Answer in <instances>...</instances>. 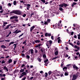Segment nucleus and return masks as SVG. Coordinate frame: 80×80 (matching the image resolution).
I'll list each match as a JSON object with an SVG mask.
<instances>
[{"label":"nucleus","instance_id":"obj_45","mask_svg":"<svg viewBox=\"0 0 80 80\" xmlns=\"http://www.w3.org/2000/svg\"><path fill=\"white\" fill-rule=\"evenodd\" d=\"M69 45H71L72 46V47L74 46V45H73V44L72 43H71V42H69Z\"/></svg>","mask_w":80,"mask_h":80},{"label":"nucleus","instance_id":"obj_61","mask_svg":"<svg viewBox=\"0 0 80 80\" xmlns=\"http://www.w3.org/2000/svg\"><path fill=\"white\" fill-rule=\"evenodd\" d=\"M36 37H40V35L38 34L36 36Z\"/></svg>","mask_w":80,"mask_h":80},{"label":"nucleus","instance_id":"obj_42","mask_svg":"<svg viewBox=\"0 0 80 80\" xmlns=\"http://www.w3.org/2000/svg\"><path fill=\"white\" fill-rule=\"evenodd\" d=\"M48 59H47L45 61H44V63H47V62H48Z\"/></svg>","mask_w":80,"mask_h":80},{"label":"nucleus","instance_id":"obj_39","mask_svg":"<svg viewBox=\"0 0 80 80\" xmlns=\"http://www.w3.org/2000/svg\"><path fill=\"white\" fill-rule=\"evenodd\" d=\"M35 8H39L40 7V6L38 5H36L35 6Z\"/></svg>","mask_w":80,"mask_h":80},{"label":"nucleus","instance_id":"obj_57","mask_svg":"<svg viewBox=\"0 0 80 80\" xmlns=\"http://www.w3.org/2000/svg\"><path fill=\"white\" fill-rule=\"evenodd\" d=\"M14 21H15L16 22H18V20L17 19H15L14 20Z\"/></svg>","mask_w":80,"mask_h":80},{"label":"nucleus","instance_id":"obj_16","mask_svg":"<svg viewBox=\"0 0 80 80\" xmlns=\"http://www.w3.org/2000/svg\"><path fill=\"white\" fill-rule=\"evenodd\" d=\"M34 42H35V43H40V40H35L34 41Z\"/></svg>","mask_w":80,"mask_h":80},{"label":"nucleus","instance_id":"obj_40","mask_svg":"<svg viewBox=\"0 0 80 80\" xmlns=\"http://www.w3.org/2000/svg\"><path fill=\"white\" fill-rule=\"evenodd\" d=\"M54 50L55 52H56V51H58V48H57V47L55 48Z\"/></svg>","mask_w":80,"mask_h":80},{"label":"nucleus","instance_id":"obj_46","mask_svg":"<svg viewBox=\"0 0 80 80\" xmlns=\"http://www.w3.org/2000/svg\"><path fill=\"white\" fill-rule=\"evenodd\" d=\"M23 33H22V34H21L18 37L19 38H20V37H22V36H23Z\"/></svg>","mask_w":80,"mask_h":80},{"label":"nucleus","instance_id":"obj_51","mask_svg":"<svg viewBox=\"0 0 80 80\" xmlns=\"http://www.w3.org/2000/svg\"><path fill=\"white\" fill-rule=\"evenodd\" d=\"M14 18L15 19H17L18 18V16H14Z\"/></svg>","mask_w":80,"mask_h":80},{"label":"nucleus","instance_id":"obj_52","mask_svg":"<svg viewBox=\"0 0 80 80\" xmlns=\"http://www.w3.org/2000/svg\"><path fill=\"white\" fill-rule=\"evenodd\" d=\"M41 23L42 25H43V26L44 25V22H43V21H41Z\"/></svg>","mask_w":80,"mask_h":80},{"label":"nucleus","instance_id":"obj_28","mask_svg":"<svg viewBox=\"0 0 80 80\" xmlns=\"http://www.w3.org/2000/svg\"><path fill=\"white\" fill-rule=\"evenodd\" d=\"M58 43H60L62 42V40H61L60 39H58Z\"/></svg>","mask_w":80,"mask_h":80},{"label":"nucleus","instance_id":"obj_54","mask_svg":"<svg viewBox=\"0 0 80 80\" xmlns=\"http://www.w3.org/2000/svg\"><path fill=\"white\" fill-rule=\"evenodd\" d=\"M59 10H60V11H63V8H59Z\"/></svg>","mask_w":80,"mask_h":80},{"label":"nucleus","instance_id":"obj_24","mask_svg":"<svg viewBox=\"0 0 80 80\" xmlns=\"http://www.w3.org/2000/svg\"><path fill=\"white\" fill-rule=\"evenodd\" d=\"M68 68L66 67H64L63 68V71H65V70H67V69Z\"/></svg>","mask_w":80,"mask_h":80},{"label":"nucleus","instance_id":"obj_50","mask_svg":"<svg viewBox=\"0 0 80 80\" xmlns=\"http://www.w3.org/2000/svg\"><path fill=\"white\" fill-rule=\"evenodd\" d=\"M51 21V20H50V19H48L47 20V22H48V23H50V22Z\"/></svg>","mask_w":80,"mask_h":80},{"label":"nucleus","instance_id":"obj_13","mask_svg":"<svg viewBox=\"0 0 80 80\" xmlns=\"http://www.w3.org/2000/svg\"><path fill=\"white\" fill-rule=\"evenodd\" d=\"M42 76L44 77H47V76H48V73L47 72H45V74L42 75Z\"/></svg>","mask_w":80,"mask_h":80},{"label":"nucleus","instance_id":"obj_19","mask_svg":"<svg viewBox=\"0 0 80 80\" xmlns=\"http://www.w3.org/2000/svg\"><path fill=\"white\" fill-rule=\"evenodd\" d=\"M6 76V74H2V73H0V77H5Z\"/></svg>","mask_w":80,"mask_h":80},{"label":"nucleus","instance_id":"obj_8","mask_svg":"<svg viewBox=\"0 0 80 80\" xmlns=\"http://www.w3.org/2000/svg\"><path fill=\"white\" fill-rule=\"evenodd\" d=\"M18 29H17L15 31H14L13 32V33H15L16 35H17V33H20V30H18Z\"/></svg>","mask_w":80,"mask_h":80},{"label":"nucleus","instance_id":"obj_34","mask_svg":"<svg viewBox=\"0 0 80 80\" xmlns=\"http://www.w3.org/2000/svg\"><path fill=\"white\" fill-rule=\"evenodd\" d=\"M17 2H16V1H14L13 2V5H17Z\"/></svg>","mask_w":80,"mask_h":80},{"label":"nucleus","instance_id":"obj_4","mask_svg":"<svg viewBox=\"0 0 80 80\" xmlns=\"http://www.w3.org/2000/svg\"><path fill=\"white\" fill-rule=\"evenodd\" d=\"M52 14L51 13L46 14L45 15V18H48L49 17H52Z\"/></svg>","mask_w":80,"mask_h":80},{"label":"nucleus","instance_id":"obj_63","mask_svg":"<svg viewBox=\"0 0 80 80\" xmlns=\"http://www.w3.org/2000/svg\"><path fill=\"white\" fill-rule=\"evenodd\" d=\"M74 37L75 38H77V37L76 35H74Z\"/></svg>","mask_w":80,"mask_h":80},{"label":"nucleus","instance_id":"obj_21","mask_svg":"<svg viewBox=\"0 0 80 80\" xmlns=\"http://www.w3.org/2000/svg\"><path fill=\"white\" fill-rule=\"evenodd\" d=\"M41 51L42 52H43L45 51V49L43 48H42L41 49Z\"/></svg>","mask_w":80,"mask_h":80},{"label":"nucleus","instance_id":"obj_7","mask_svg":"<svg viewBox=\"0 0 80 80\" xmlns=\"http://www.w3.org/2000/svg\"><path fill=\"white\" fill-rule=\"evenodd\" d=\"M73 68L74 69H75V68L76 69V70L77 71H78V68L77 66L76 65H72Z\"/></svg>","mask_w":80,"mask_h":80},{"label":"nucleus","instance_id":"obj_23","mask_svg":"<svg viewBox=\"0 0 80 80\" xmlns=\"http://www.w3.org/2000/svg\"><path fill=\"white\" fill-rule=\"evenodd\" d=\"M31 54H33L34 53V50H33V49H31Z\"/></svg>","mask_w":80,"mask_h":80},{"label":"nucleus","instance_id":"obj_11","mask_svg":"<svg viewBox=\"0 0 80 80\" xmlns=\"http://www.w3.org/2000/svg\"><path fill=\"white\" fill-rule=\"evenodd\" d=\"M11 25H12V24H9V25H8L6 27V28H4V30H7V29H8V28H9V27H10V26H11Z\"/></svg>","mask_w":80,"mask_h":80},{"label":"nucleus","instance_id":"obj_56","mask_svg":"<svg viewBox=\"0 0 80 80\" xmlns=\"http://www.w3.org/2000/svg\"><path fill=\"white\" fill-rule=\"evenodd\" d=\"M13 18H14V16H12L10 18V20H12V19H13Z\"/></svg>","mask_w":80,"mask_h":80},{"label":"nucleus","instance_id":"obj_62","mask_svg":"<svg viewBox=\"0 0 80 80\" xmlns=\"http://www.w3.org/2000/svg\"><path fill=\"white\" fill-rule=\"evenodd\" d=\"M65 76H67V75H68V73L67 72H65Z\"/></svg>","mask_w":80,"mask_h":80},{"label":"nucleus","instance_id":"obj_20","mask_svg":"<svg viewBox=\"0 0 80 80\" xmlns=\"http://www.w3.org/2000/svg\"><path fill=\"white\" fill-rule=\"evenodd\" d=\"M63 6H64V7H68V5L65 3H63Z\"/></svg>","mask_w":80,"mask_h":80},{"label":"nucleus","instance_id":"obj_32","mask_svg":"<svg viewBox=\"0 0 80 80\" xmlns=\"http://www.w3.org/2000/svg\"><path fill=\"white\" fill-rule=\"evenodd\" d=\"M39 2H41L42 3V2L44 3H45V0H41L39 1Z\"/></svg>","mask_w":80,"mask_h":80},{"label":"nucleus","instance_id":"obj_25","mask_svg":"<svg viewBox=\"0 0 80 80\" xmlns=\"http://www.w3.org/2000/svg\"><path fill=\"white\" fill-rule=\"evenodd\" d=\"M76 4H77V3L73 2L72 4V7H74V5H76Z\"/></svg>","mask_w":80,"mask_h":80},{"label":"nucleus","instance_id":"obj_53","mask_svg":"<svg viewBox=\"0 0 80 80\" xmlns=\"http://www.w3.org/2000/svg\"><path fill=\"white\" fill-rule=\"evenodd\" d=\"M58 57L56 56L55 57L53 58H52V60H55Z\"/></svg>","mask_w":80,"mask_h":80},{"label":"nucleus","instance_id":"obj_10","mask_svg":"<svg viewBox=\"0 0 80 80\" xmlns=\"http://www.w3.org/2000/svg\"><path fill=\"white\" fill-rule=\"evenodd\" d=\"M35 26H33L32 27H31L30 28V32H32L33 31V30L35 28Z\"/></svg>","mask_w":80,"mask_h":80},{"label":"nucleus","instance_id":"obj_31","mask_svg":"<svg viewBox=\"0 0 80 80\" xmlns=\"http://www.w3.org/2000/svg\"><path fill=\"white\" fill-rule=\"evenodd\" d=\"M14 43V42H11L9 43L8 46H10L12 44H13Z\"/></svg>","mask_w":80,"mask_h":80},{"label":"nucleus","instance_id":"obj_14","mask_svg":"<svg viewBox=\"0 0 80 80\" xmlns=\"http://www.w3.org/2000/svg\"><path fill=\"white\" fill-rule=\"evenodd\" d=\"M54 54L56 56L57 55H58V51H56L54 52Z\"/></svg>","mask_w":80,"mask_h":80},{"label":"nucleus","instance_id":"obj_35","mask_svg":"<svg viewBox=\"0 0 80 80\" xmlns=\"http://www.w3.org/2000/svg\"><path fill=\"white\" fill-rule=\"evenodd\" d=\"M48 42L49 44H50V45L52 44V43L53 42H52V40H49Z\"/></svg>","mask_w":80,"mask_h":80},{"label":"nucleus","instance_id":"obj_27","mask_svg":"<svg viewBox=\"0 0 80 80\" xmlns=\"http://www.w3.org/2000/svg\"><path fill=\"white\" fill-rule=\"evenodd\" d=\"M22 75H27V73L25 72H23L22 73Z\"/></svg>","mask_w":80,"mask_h":80},{"label":"nucleus","instance_id":"obj_2","mask_svg":"<svg viewBox=\"0 0 80 80\" xmlns=\"http://www.w3.org/2000/svg\"><path fill=\"white\" fill-rule=\"evenodd\" d=\"M55 26V27H58V28H60V29H61V28H62V25H60V23L59 22L58 24L56 23Z\"/></svg>","mask_w":80,"mask_h":80},{"label":"nucleus","instance_id":"obj_60","mask_svg":"<svg viewBox=\"0 0 80 80\" xmlns=\"http://www.w3.org/2000/svg\"><path fill=\"white\" fill-rule=\"evenodd\" d=\"M18 69L16 70L13 72V73H16V72H18Z\"/></svg>","mask_w":80,"mask_h":80},{"label":"nucleus","instance_id":"obj_6","mask_svg":"<svg viewBox=\"0 0 80 80\" xmlns=\"http://www.w3.org/2000/svg\"><path fill=\"white\" fill-rule=\"evenodd\" d=\"M25 6H27V10H29V8H30V6H31V4H27V5H25Z\"/></svg>","mask_w":80,"mask_h":80},{"label":"nucleus","instance_id":"obj_47","mask_svg":"<svg viewBox=\"0 0 80 80\" xmlns=\"http://www.w3.org/2000/svg\"><path fill=\"white\" fill-rule=\"evenodd\" d=\"M5 63V61L4 60H3L1 62L2 64Z\"/></svg>","mask_w":80,"mask_h":80},{"label":"nucleus","instance_id":"obj_3","mask_svg":"<svg viewBox=\"0 0 80 80\" xmlns=\"http://www.w3.org/2000/svg\"><path fill=\"white\" fill-rule=\"evenodd\" d=\"M78 77V75L77 74H73L72 76V80H75L77 78V77Z\"/></svg>","mask_w":80,"mask_h":80},{"label":"nucleus","instance_id":"obj_18","mask_svg":"<svg viewBox=\"0 0 80 80\" xmlns=\"http://www.w3.org/2000/svg\"><path fill=\"white\" fill-rule=\"evenodd\" d=\"M44 25H48V22H47L46 21H44Z\"/></svg>","mask_w":80,"mask_h":80},{"label":"nucleus","instance_id":"obj_58","mask_svg":"<svg viewBox=\"0 0 80 80\" xmlns=\"http://www.w3.org/2000/svg\"><path fill=\"white\" fill-rule=\"evenodd\" d=\"M17 62V61H14V62H13L14 64L15 65V64H16V63Z\"/></svg>","mask_w":80,"mask_h":80},{"label":"nucleus","instance_id":"obj_48","mask_svg":"<svg viewBox=\"0 0 80 80\" xmlns=\"http://www.w3.org/2000/svg\"><path fill=\"white\" fill-rule=\"evenodd\" d=\"M26 58L29 59L30 58V56L28 55H27L26 56Z\"/></svg>","mask_w":80,"mask_h":80},{"label":"nucleus","instance_id":"obj_26","mask_svg":"<svg viewBox=\"0 0 80 80\" xmlns=\"http://www.w3.org/2000/svg\"><path fill=\"white\" fill-rule=\"evenodd\" d=\"M12 59H10L8 60V63H12Z\"/></svg>","mask_w":80,"mask_h":80},{"label":"nucleus","instance_id":"obj_44","mask_svg":"<svg viewBox=\"0 0 80 80\" xmlns=\"http://www.w3.org/2000/svg\"><path fill=\"white\" fill-rule=\"evenodd\" d=\"M38 61H39V62H41V61H42V59H40V58H38Z\"/></svg>","mask_w":80,"mask_h":80},{"label":"nucleus","instance_id":"obj_15","mask_svg":"<svg viewBox=\"0 0 80 80\" xmlns=\"http://www.w3.org/2000/svg\"><path fill=\"white\" fill-rule=\"evenodd\" d=\"M3 69L6 70L7 72H8V68H7V67H6V66L4 67H3Z\"/></svg>","mask_w":80,"mask_h":80},{"label":"nucleus","instance_id":"obj_30","mask_svg":"<svg viewBox=\"0 0 80 80\" xmlns=\"http://www.w3.org/2000/svg\"><path fill=\"white\" fill-rule=\"evenodd\" d=\"M38 53V50H37V49H35L34 50V53L37 54Z\"/></svg>","mask_w":80,"mask_h":80},{"label":"nucleus","instance_id":"obj_5","mask_svg":"<svg viewBox=\"0 0 80 80\" xmlns=\"http://www.w3.org/2000/svg\"><path fill=\"white\" fill-rule=\"evenodd\" d=\"M49 3H50V4L51 5H55V6H56L57 5L56 3L54 2L53 1H50L49 2Z\"/></svg>","mask_w":80,"mask_h":80},{"label":"nucleus","instance_id":"obj_38","mask_svg":"<svg viewBox=\"0 0 80 80\" xmlns=\"http://www.w3.org/2000/svg\"><path fill=\"white\" fill-rule=\"evenodd\" d=\"M59 7H63V3L62 4L59 5Z\"/></svg>","mask_w":80,"mask_h":80},{"label":"nucleus","instance_id":"obj_9","mask_svg":"<svg viewBox=\"0 0 80 80\" xmlns=\"http://www.w3.org/2000/svg\"><path fill=\"white\" fill-rule=\"evenodd\" d=\"M46 43V45L47 46V47H50V46L51 45V44H50L49 43V41H47V42Z\"/></svg>","mask_w":80,"mask_h":80},{"label":"nucleus","instance_id":"obj_41","mask_svg":"<svg viewBox=\"0 0 80 80\" xmlns=\"http://www.w3.org/2000/svg\"><path fill=\"white\" fill-rule=\"evenodd\" d=\"M21 56H22V57H25V54H23V53H21Z\"/></svg>","mask_w":80,"mask_h":80},{"label":"nucleus","instance_id":"obj_64","mask_svg":"<svg viewBox=\"0 0 80 80\" xmlns=\"http://www.w3.org/2000/svg\"><path fill=\"white\" fill-rule=\"evenodd\" d=\"M26 79V77H24L23 78H22V80H25Z\"/></svg>","mask_w":80,"mask_h":80},{"label":"nucleus","instance_id":"obj_37","mask_svg":"<svg viewBox=\"0 0 80 80\" xmlns=\"http://www.w3.org/2000/svg\"><path fill=\"white\" fill-rule=\"evenodd\" d=\"M42 57H43V58H45L47 57V56H46V55L44 54L42 55Z\"/></svg>","mask_w":80,"mask_h":80},{"label":"nucleus","instance_id":"obj_43","mask_svg":"<svg viewBox=\"0 0 80 80\" xmlns=\"http://www.w3.org/2000/svg\"><path fill=\"white\" fill-rule=\"evenodd\" d=\"M32 13L31 14V17H33V16H32V15H33V14H34V13L33 12H32Z\"/></svg>","mask_w":80,"mask_h":80},{"label":"nucleus","instance_id":"obj_22","mask_svg":"<svg viewBox=\"0 0 80 80\" xmlns=\"http://www.w3.org/2000/svg\"><path fill=\"white\" fill-rule=\"evenodd\" d=\"M1 47L2 48H6V46L4 45H2Z\"/></svg>","mask_w":80,"mask_h":80},{"label":"nucleus","instance_id":"obj_1","mask_svg":"<svg viewBox=\"0 0 80 80\" xmlns=\"http://www.w3.org/2000/svg\"><path fill=\"white\" fill-rule=\"evenodd\" d=\"M10 14L14 13L18 15H22V12L20 10H13L12 12H11L9 13Z\"/></svg>","mask_w":80,"mask_h":80},{"label":"nucleus","instance_id":"obj_17","mask_svg":"<svg viewBox=\"0 0 80 80\" xmlns=\"http://www.w3.org/2000/svg\"><path fill=\"white\" fill-rule=\"evenodd\" d=\"M41 45H42V44H39L36 45L35 47L36 48H38V47H40Z\"/></svg>","mask_w":80,"mask_h":80},{"label":"nucleus","instance_id":"obj_55","mask_svg":"<svg viewBox=\"0 0 80 80\" xmlns=\"http://www.w3.org/2000/svg\"><path fill=\"white\" fill-rule=\"evenodd\" d=\"M27 42V40H25L24 41V42H22V43L23 44H25V43H26V42Z\"/></svg>","mask_w":80,"mask_h":80},{"label":"nucleus","instance_id":"obj_59","mask_svg":"<svg viewBox=\"0 0 80 80\" xmlns=\"http://www.w3.org/2000/svg\"><path fill=\"white\" fill-rule=\"evenodd\" d=\"M74 34V32H72L71 33V35H73Z\"/></svg>","mask_w":80,"mask_h":80},{"label":"nucleus","instance_id":"obj_33","mask_svg":"<svg viewBox=\"0 0 80 80\" xmlns=\"http://www.w3.org/2000/svg\"><path fill=\"white\" fill-rule=\"evenodd\" d=\"M64 64V63H63V62H62V63L61 64V67H62V68H63V65Z\"/></svg>","mask_w":80,"mask_h":80},{"label":"nucleus","instance_id":"obj_36","mask_svg":"<svg viewBox=\"0 0 80 80\" xmlns=\"http://www.w3.org/2000/svg\"><path fill=\"white\" fill-rule=\"evenodd\" d=\"M24 72V69H21L20 70V72L21 73H22V72Z\"/></svg>","mask_w":80,"mask_h":80},{"label":"nucleus","instance_id":"obj_29","mask_svg":"<svg viewBox=\"0 0 80 80\" xmlns=\"http://www.w3.org/2000/svg\"><path fill=\"white\" fill-rule=\"evenodd\" d=\"M52 73V72L50 71L48 72V75H50Z\"/></svg>","mask_w":80,"mask_h":80},{"label":"nucleus","instance_id":"obj_12","mask_svg":"<svg viewBox=\"0 0 80 80\" xmlns=\"http://www.w3.org/2000/svg\"><path fill=\"white\" fill-rule=\"evenodd\" d=\"M45 35L46 37H47V36L48 37H50V36H51V33H48L46 32L45 33Z\"/></svg>","mask_w":80,"mask_h":80},{"label":"nucleus","instance_id":"obj_49","mask_svg":"<svg viewBox=\"0 0 80 80\" xmlns=\"http://www.w3.org/2000/svg\"><path fill=\"white\" fill-rule=\"evenodd\" d=\"M25 65L24 64H23L22 65V66H21V68H23V67H25Z\"/></svg>","mask_w":80,"mask_h":80}]
</instances>
